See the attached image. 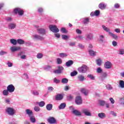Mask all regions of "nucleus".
<instances>
[{"label": "nucleus", "instance_id": "obj_39", "mask_svg": "<svg viewBox=\"0 0 124 124\" xmlns=\"http://www.w3.org/2000/svg\"><path fill=\"white\" fill-rule=\"evenodd\" d=\"M31 93L33 94V95H39V93L36 91V90H33L31 91Z\"/></svg>", "mask_w": 124, "mask_h": 124}, {"label": "nucleus", "instance_id": "obj_25", "mask_svg": "<svg viewBox=\"0 0 124 124\" xmlns=\"http://www.w3.org/2000/svg\"><path fill=\"white\" fill-rule=\"evenodd\" d=\"M63 98V96L62 94H58L56 96V100H62V98Z\"/></svg>", "mask_w": 124, "mask_h": 124}, {"label": "nucleus", "instance_id": "obj_2", "mask_svg": "<svg viewBox=\"0 0 124 124\" xmlns=\"http://www.w3.org/2000/svg\"><path fill=\"white\" fill-rule=\"evenodd\" d=\"M14 12L15 14H18L19 16H23L25 12L20 8H16L14 9Z\"/></svg>", "mask_w": 124, "mask_h": 124}, {"label": "nucleus", "instance_id": "obj_32", "mask_svg": "<svg viewBox=\"0 0 124 124\" xmlns=\"http://www.w3.org/2000/svg\"><path fill=\"white\" fill-rule=\"evenodd\" d=\"M10 43H11V44H13V45H17V40L16 39H11L10 40Z\"/></svg>", "mask_w": 124, "mask_h": 124}, {"label": "nucleus", "instance_id": "obj_49", "mask_svg": "<svg viewBox=\"0 0 124 124\" xmlns=\"http://www.w3.org/2000/svg\"><path fill=\"white\" fill-rule=\"evenodd\" d=\"M62 37L64 40H67L68 39V36L66 35L63 34L62 35Z\"/></svg>", "mask_w": 124, "mask_h": 124}, {"label": "nucleus", "instance_id": "obj_18", "mask_svg": "<svg viewBox=\"0 0 124 124\" xmlns=\"http://www.w3.org/2000/svg\"><path fill=\"white\" fill-rule=\"evenodd\" d=\"M62 70H63V67L62 66L59 67V69L56 70L55 71H54V73L60 74V73H62Z\"/></svg>", "mask_w": 124, "mask_h": 124}, {"label": "nucleus", "instance_id": "obj_22", "mask_svg": "<svg viewBox=\"0 0 124 124\" xmlns=\"http://www.w3.org/2000/svg\"><path fill=\"white\" fill-rule=\"evenodd\" d=\"M98 117H99V118L100 119H104L105 118H106V114L103 112H101L98 113Z\"/></svg>", "mask_w": 124, "mask_h": 124}, {"label": "nucleus", "instance_id": "obj_53", "mask_svg": "<svg viewBox=\"0 0 124 124\" xmlns=\"http://www.w3.org/2000/svg\"><path fill=\"white\" fill-rule=\"evenodd\" d=\"M43 57V54L41 53H38L37 55V59H42V57Z\"/></svg>", "mask_w": 124, "mask_h": 124}, {"label": "nucleus", "instance_id": "obj_10", "mask_svg": "<svg viewBox=\"0 0 124 124\" xmlns=\"http://www.w3.org/2000/svg\"><path fill=\"white\" fill-rule=\"evenodd\" d=\"M83 100H82V97L80 96H77L76 100H75V102L76 104L78 105H80V104H82Z\"/></svg>", "mask_w": 124, "mask_h": 124}, {"label": "nucleus", "instance_id": "obj_15", "mask_svg": "<svg viewBox=\"0 0 124 124\" xmlns=\"http://www.w3.org/2000/svg\"><path fill=\"white\" fill-rule=\"evenodd\" d=\"M26 114L28 115V116L30 117L32 116H33V112H32V110L30 109H27L25 110Z\"/></svg>", "mask_w": 124, "mask_h": 124}, {"label": "nucleus", "instance_id": "obj_54", "mask_svg": "<svg viewBox=\"0 0 124 124\" xmlns=\"http://www.w3.org/2000/svg\"><path fill=\"white\" fill-rule=\"evenodd\" d=\"M87 77L91 79V80H94V77L93 76V75H88Z\"/></svg>", "mask_w": 124, "mask_h": 124}, {"label": "nucleus", "instance_id": "obj_16", "mask_svg": "<svg viewBox=\"0 0 124 124\" xmlns=\"http://www.w3.org/2000/svg\"><path fill=\"white\" fill-rule=\"evenodd\" d=\"M86 40H93V35L92 33H89L88 34H87L86 35Z\"/></svg>", "mask_w": 124, "mask_h": 124}, {"label": "nucleus", "instance_id": "obj_37", "mask_svg": "<svg viewBox=\"0 0 124 124\" xmlns=\"http://www.w3.org/2000/svg\"><path fill=\"white\" fill-rule=\"evenodd\" d=\"M59 56L61 58H65L66 57H67V54H66V53H61L59 54Z\"/></svg>", "mask_w": 124, "mask_h": 124}, {"label": "nucleus", "instance_id": "obj_55", "mask_svg": "<svg viewBox=\"0 0 124 124\" xmlns=\"http://www.w3.org/2000/svg\"><path fill=\"white\" fill-rule=\"evenodd\" d=\"M6 54H7V52L2 50L0 51V56H3V55H6Z\"/></svg>", "mask_w": 124, "mask_h": 124}, {"label": "nucleus", "instance_id": "obj_29", "mask_svg": "<svg viewBox=\"0 0 124 124\" xmlns=\"http://www.w3.org/2000/svg\"><path fill=\"white\" fill-rule=\"evenodd\" d=\"M81 92L82 93H84V95H87L89 93V91L84 88L81 89Z\"/></svg>", "mask_w": 124, "mask_h": 124}, {"label": "nucleus", "instance_id": "obj_46", "mask_svg": "<svg viewBox=\"0 0 124 124\" xmlns=\"http://www.w3.org/2000/svg\"><path fill=\"white\" fill-rule=\"evenodd\" d=\"M53 82L54 83H55L56 84H59V83H60V82H61V80L58 79V78H55L53 79Z\"/></svg>", "mask_w": 124, "mask_h": 124}, {"label": "nucleus", "instance_id": "obj_33", "mask_svg": "<svg viewBox=\"0 0 124 124\" xmlns=\"http://www.w3.org/2000/svg\"><path fill=\"white\" fill-rule=\"evenodd\" d=\"M16 41L17 43H18V44H20V45H23V44L25 43V41L21 39H17Z\"/></svg>", "mask_w": 124, "mask_h": 124}, {"label": "nucleus", "instance_id": "obj_28", "mask_svg": "<svg viewBox=\"0 0 124 124\" xmlns=\"http://www.w3.org/2000/svg\"><path fill=\"white\" fill-rule=\"evenodd\" d=\"M29 118H30V122H31V123H32V124L36 123V119H35V118H34V116H33V115H32V116H30Z\"/></svg>", "mask_w": 124, "mask_h": 124}, {"label": "nucleus", "instance_id": "obj_64", "mask_svg": "<svg viewBox=\"0 0 124 124\" xmlns=\"http://www.w3.org/2000/svg\"><path fill=\"white\" fill-rule=\"evenodd\" d=\"M48 90L49 92H53V91H54V88L52 87H48Z\"/></svg>", "mask_w": 124, "mask_h": 124}, {"label": "nucleus", "instance_id": "obj_8", "mask_svg": "<svg viewBox=\"0 0 124 124\" xmlns=\"http://www.w3.org/2000/svg\"><path fill=\"white\" fill-rule=\"evenodd\" d=\"M32 39H34V40H43V39H44L43 37L37 34H33L32 35Z\"/></svg>", "mask_w": 124, "mask_h": 124}, {"label": "nucleus", "instance_id": "obj_63", "mask_svg": "<svg viewBox=\"0 0 124 124\" xmlns=\"http://www.w3.org/2000/svg\"><path fill=\"white\" fill-rule=\"evenodd\" d=\"M120 55H124V49H120L119 50Z\"/></svg>", "mask_w": 124, "mask_h": 124}, {"label": "nucleus", "instance_id": "obj_62", "mask_svg": "<svg viewBox=\"0 0 124 124\" xmlns=\"http://www.w3.org/2000/svg\"><path fill=\"white\" fill-rule=\"evenodd\" d=\"M109 101H110V103L111 104H114V103H115V100H114V99H113V98H110Z\"/></svg>", "mask_w": 124, "mask_h": 124}, {"label": "nucleus", "instance_id": "obj_47", "mask_svg": "<svg viewBox=\"0 0 124 124\" xmlns=\"http://www.w3.org/2000/svg\"><path fill=\"white\" fill-rule=\"evenodd\" d=\"M103 39H104V36H103V35H100L99 38V41L103 42Z\"/></svg>", "mask_w": 124, "mask_h": 124}, {"label": "nucleus", "instance_id": "obj_50", "mask_svg": "<svg viewBox=\"0 0 124 124\" xmlns=\"http://www.w3.org/2000/svg\"><path fill=\"white\" fill-rule=\"evenodd\" d=\"M57 62L58 64H61L62 63V61L61 58H57Z\"/></svg>", "mask_w": 124, "mask_h": 124}, {"label": "nucleus", "instance_id": "obj_57", "mask_svg": "<svg viewBox=\"0 0 124 124\" xmlns=\"http://www.w3.org/2000/svg\"><path fill=\"white\" fill-rule=\"evenodd\" d=\"M110 115L113 116V117H116L117 116V114L116 113V112H114L113 111H110Z\"/></svg>", "mask_w": 124, "mask_h": 124}, {"label": "nucleus", "instance_id": "obj_23", "mask_svg": "<svg viewBox=\"0 0 124 124\" xmlns=\"http://www.w3.org/2000/svg\"><path fill=\"white\" fill-rule=\"evenodd\" d=\"M2 94L4 96H8L9 94V91L7 89L4 90L2 91Z\"/></svg>", "mask_w": 124, "mask_h": 124}, {"label": "nucleus", "instance_id": "obj_45", "mask_svg": "<svg viewBox=\"0 0 124 124\" xmlns=\"http://www.w3.org/2000/svg\"><path fill=\"white\" fill-rule=\"evenodd\" d=\"M119 103L121 105H124V98H121L119 100Z\"/></svg>", "mask_w": 124, "mask_h": 124}, {"label": "nucleus", "instance_id": "obj_13", "mask_svg": "<svg viewBox=\"0 0 124 124\" xmlns=\"http://www.w3.org/2000/svg\"><path fill=\"white\" fill-rule=\"evenodd\" d=\"M105 68L107 69H110L112 67V63L108 61L105 63Z\"/></svg>", "mask_w": 124, "mask_h": 124}, {"label": "nucleus", "instance_id": "obj_56", "mask_svg": "<svg viewBox=\"0 0 124 124\" xmlns=\"http://www.w3.org/2000/svg\"><path fill=\"white\" fill-rule=\"evenodd\" d=\"M38 12L39 13H42L43 12V8L41 7H39L38 8Z\"/></svg>", "mask_w": 124, "mask_h": 124}, {"label": "nucleus", "instance_id": "obj_31", "mask_svg": "<svg viewBox=\"0 0 124 124\" xmlns=\"http://www.w3.org/2000/svg\"><path fill=\"white\" fill-rule=\"evenodd\" d=\"M66 106V104L65 103H62L61 104V105L59 106V109H64L65 107Z\"/></svg>", "mask_w": 124, "mask_h": 124}, {"label": "nucleus", "instance_id": "obj_27", "mask_svg": "<svg viewBox=\"0 0 124 124\" xmlns=\"http://www.w3.org/2000/svg\"><path fill=\"white\" fill-rule=\"evenodd\" d=\"M78 79L79 80V81H80V82H83V81H84V80H85V77H84V76L82 75H80L78 77Z\"/></svg>", "mask_w": 124, "mask_h": 124}, {"label": "nucleus", "instance_id": "obj_26", "mask_svg": "<svg viewBox=\"0 0 124 124\" xmlns=\"http://www.w3.org/2000/svg\"><path fill=\"white\" fill-rule=\"evenodd\" d=\"M84 38H85V37L83 36L79 35L77 36L75 39L78 40V41H81L82 40H84Z\"/></svg>", "mask_w": 124, "mask_h": 124}, {"label": "nucleus", "instance_id": "obj_59", "mask_svg": "<svg viewBox=\"0 0 124 124\" xmlns=\"http://www.w3.org/2000/svg\"><path fill=\"white\" fill-rule=\"evenodd\" d=\"M61 31L62 32V33H66V30H65V28H62Z\"/></svg>", "mask_w": 124, "mask_h": 124}, {"label": "nucleus", "instance_id": "obj_44", "mask_svg": "<svg viewBox=\"0 0 124 124\" xmlns=\"http://www.w3.org/2000/svg\"><path fill=\"white\" fill-rule=\"evenodd\" d=\"M51 66H49V65H46L43 67V69L45 70H49V69H50V68H51Z\"/></svg>", "mask_w": 124, "mask_h": 124}, {"label": "nucleus", "instance_id": "obj_61", "mask_svg": "<svg viewBox=\"0 0 124 124\" xmlns=\"http://www.w3.org/2000/svg\"><path fill=\"white\" fill-rule=\"evenodd\" d=\"M7 65H8V67H12V66H13V63L8 62H7Z\"/></svg>", "mask_w": 124, "mask_h": 124}, {"label": "nucleus", "instance_id": "obj_41", "mask_svg": "<svg viewBox=\"0 0 124 124\" xmlns=\"http://www.w3.org/2000/svg\"><path fill=\"white\" fill-rule=\"evenodd\" d=\"M78 74V73L76 71H74L73 72H71L70 75L72 77H74V76H76Z\"/></svg>", "mask_w": 124, "mask_h": 124}, {"label": "nucleus", "instance_id": "obj_12", "mask_svg": "<svg viewBox=\"0 0 124 124\" xmlns=\"http://www.w3.org/2000/svg\"><path fill=\"white\" fill-rule=\"evenodd\" d=\"M37 31L38 33H40V34H42V35H44V34H46V30L43 28H38Z\"/></svg>", "mask_w": 124, "mask_h": 124}, {"label": "nucleus", "instance_id": "obj_52", "mask_svg": "<svg viewBox=\"0 0 124 124\" xmlns=\"http://www.w3.org/2000/svg\"><path fill=\"white\" fill-rule=\"evenodd\" d=\"M99 103L101 106H104L106 103L104 101H100Z\"/></svg>", "mask_w": 124, "mask_h": 124}, {"label": "nucleus", "instance_id": "obj_20", "mask_svg": "<svg viewBox=\"0 0 124 124\" xmlns=\"http://www.w3.org/2000/svg\"><path fill=\"white\" fill-rule=\"evenodd\" d=\"M89 21L90 19L88 18H83L81 19V22H82L84 25H87V24H89Z\"/></svg>", "mask_w": 124, "mask_h": 124}, {"label": "nucleus", "instance_id": "obj_14", "mask_svg": "<svg viewBox=\"0 0 124 124\" xmlns=\"http://www.w3.org/2000/svg\"><path fill=\"white\" fill-rule=\"evenodd\" d=\"M21 47L20 46H13L10 47V50L13 52H16V51H19Z\"/></svg>", "mask_w": 124, "mask_h": 124}, {"label": "nucleus", "instance_id": "obj_4", "mask_svg": "<svg viewBox=\"0 0 124 124\" xmlns=\"http://www.w3.org/2000/svg\"><path fill=\"white\" fill-rule=\"evenodd\" d=\"M49 28V30L51 31H52V32H55V33H57V32H59L60 31V30H59V29L57 28V26L56 25H50Z\"/></svg>", "mask_w": 124, "mask_h": 124}, {"label": "nucleus", "instance_id": "obj_17", "mask_svg": "<svg viewBox=\"0 0 124 124\" xmlns=\"http://www.w3.org/2000/svg\"><path fill=\"white\" fill-rule=\"evenodd\" d=\"M16 28V24L14 23H10L8 24V29L9 30H14Z\"/></svg>", "mask_w": 124, "mask_h": 124}, {"label": "nucleus", "instance_id": "obj_1", "mask_svg": "<svg viewBox=\"0 0 124 124\" xmlns=\"http://www.w3.org/2000/svg\"><path fill=\"white\" fill-rule=\"evenodd\" d=\"M78 70L79 73H87L89 70V67L86 65H82L78 68Z\"/></svg>", "mask_w": 124, "mask_h": 124}, {"label": "nucleus", "instance_id": "obj_48", "mask_svg": "<svg viewBox=\"0 0 124 124\" xmlns=\"http://www.w3.org/2000/svg\"><path fill=\"white\" fill-rule=\"evenodd\" d=\"M94 12V15L95 16H99V14H100V11L97 10L96 11H95Z\"/></svg>", "mask_w": 124, "mask_h": 124}, {"label": "nucleus", "instance_id": "obj_35", "mask_svg": "<svg viewBox=\"0 0 124 124\" xmlns=\"http://www.w3.org/2000/svg\"><path fill=\"white\" fill-rule=\"evenodd\" d=\"M61 82L62 84H67V83H68V79L66 78H63L62 79Z\"/></svg>", "mask_w": 124, "mask_h": 124}, {"label": "nucleus", "instance_id": "obj_6", "mask_svg": "<svg viewBox=\"0 0 124 124\" xmlns=\"http://www.w3.org/2000/svg\"><path fill=\"white\" fill-rule=\"evenodd\" d=\"M7 90L10 93H14L15 91V87L13 84H10L7 87Z\"/></svg>", "mask_w": 124, "mask_h": 124}, {"label": "nucleus", "instance_id": "obj_38", "mask_svg": "<svg viewBox=\"0 0 124 124\" xmlns=\"http://www.w3.org/2000/svg\"><path fill=\"white\" fill-rule=\"evenodd\" d=\"M39 106L40 107H44L45 106V101H41L38 103Z\"/></svg>", "mask_w": 124, "mask_h": 124}, {"label": "nucleus", "instance_id": "obj_21", "mask_svg": "<svg viewBox=\"0 0 124 124\" xmlns=\"http://www.w3.org/2000/svg\"><path fill=\"white\" fill-rule=\"evenodd\" d=\"M74 63V62H73V61L69 60L68 61L66 62V66L69 67V66H71V65H72V64H73Z\"/></svg>", "mask_w": 124, "mask_h": 124}, {"label": "nucleus", "instance_id": "obj_40", "mask_svg": "<svg viewBox=\"0 0 124 124\" xmlns=\"http://www.w3.org/2000/svg\"><path fill=\"white\" fill-rule=\"evenodd\" d=\"M96 64H97V65H98L99 66H100V65H101L102 61H101V59H98V60H96Z\"/></svg>", "mask_w": 124, "mask_h": 124}, {"label": "nucleus", "instance_id": "obj_34", "mask_svg": "<svg viewBox=\"0 0 124 124\" xmlns=\"http://www.w3.org/2000/svg\"><path fill=\"white\" fill-rule=\"evenodd\" d=\"M109 35H110V36H111V37H112V38H113L114 39H117L118 38V36L112 32H109V33L108 34Z\"/></svg>", "mask_w": 124, "mask_h": 124}, {"label": "nucleus", "instance_id": "obj_43", "mask_svg": "<svg viewBox=\"0 0 124 124\" xmlns=\"http://www.w3.org/2000/svg\"><path fill=\"white\" fill-rule=\"evenodd\" d=\"M107 90H108L109 91H111V90H113V87L110 84H108L106 86Z\"/></svg>", "mask_w": 124, "mask_h": 124}, {"label": "nucleus", "instance_id": "obj_19", "mask_svg": "<svg viewBox=\"0 0 124 124\" xmlns=\"http://www.w3.org/2000/svg\"><path fill=\"white\" fill-rule=\"evenodd\" d=\"M102 28L105 31H106V32H108V34H109L111 32V31H110V29H109L108 27H106L105 25H102Z\"/></svg>", "mask_w": 124, "mask_h": 124}, {"label": "nucleus", "instance_id": "obj_51", "mask_svg": "<svg viewBox=\"0 0 124 124\" xmlns=\"http://www.w3.org/2000/svg\"><path fill=\"white\" fill-rule=\"evenodd\" d=\"M34 110L35 112H39L40 111V108L36 106L34 108Z\"/></svg>", "mask_w": 124, "mask_h": 124}, {"label": "nucleus", "instance_id": "obj_7", "mask_svg": "<svg viewBox=\"0 0 124 124\" xmlns=\"http://www.w3.org/2000/svg\"><path fill=\"white\" fill-rule=\"evenodd\" d=\"M82 112L85 116H88L90 117L92 116V113H91V111L89 108H83L82 109Z\"/></svg>", "mask_w": 124, "mask_h": 124}, {"label": "nucleus", "instance_id": "obj_42", "mask_svg": "<svg viewBox=\"0 0 124 124\" xmlns=\"http://www.w3.org/2000/svg\"><path fill=\"white\" fill-rule=\"evenodd\" d=\"M119 85H120V86L122 88H124V81L123 80H120L119 81Z\"/></svg>", "mask_w": 124, "mask_h": 124}, {"label": "nucleus", "instance_id": "obj_30", "mask_svg": "<svg viewBox=\"0 0 124 124\" xmlns=\"http://www.w3.org/2000/svg\"><path fill=\"white\" fill-rule=\"evenodd\" d=\"M89 55L92 56H95V55H96V52L92 49H90L89 50Z\"/></svg>", "mask_w": 124, "mask_h": 124}, {"label": "nucleus", "instance_id": "obj_11", "mask_svg": "<svg viewBox=\"0 0 124 124\" xmlns=\"http://www.w3.org/2000/svg\"><path fill=\"white\" fill-rule=\"evenodd\" d=\"M47 122L48 123H49V124H53L57 123V120H56V119H55V118L50 117L48 118Z\"/></svg>", "mask_w": 124, "mask_h": 124}, {"label": "nucleus", "instance_id": "obj_60", "mask_svg": "<svg viewBox=\"0 0 124 124\" xmlns=\"http://www.w3.org/2000/svg\"><path fill=\"white\" fill-rule=\"evenodd\" d=\"M76 32H77V33H78V34H81V33H82V31L80 30V29H77L76 30Z\"/></svg>", "mask_w": 124, "mask_h": 124}, {"label": "nucleus", "instance_id": "obj_58", "mask_svg": "<svg viewBox=\"0 0 124 124\" xmlns=\"http://www.w3.org/2000/svg\"><path fill=\"white\" fill-rule=\"evenodd\" d=\"M97 73H101L102 72V69H101L100 67H98L97 69Z\"/></svg>", "mask_w": 124, "mask_h": 124}, {"label": "nucleus", "instance_id": "obj_5", "mask_svg": "<svg viewBox=\"0 0 124 124\" xmlns=\"http://www.w3.org/2000/svg\"><path fill=\"white\" fill-rule=\"evenodd\" d=\"M6 112L10 116H13L15 114V110L12 108H8L6 110Z\"/></svg>", "mask_w": 124, "mask_h": 124}, {"label": "nucleus", "instance_id": "obj_36", "mask_svg": "<svg viewBox=\"0 0 124 124\" xmlns=\"http://www.w3.org/2000/svg\"><path fill=\"white\" fill-rule=\"evenodd\" d=\"M114 7L115 8V9H119V8L121 7V5L120 3H115L114 5Z\"/></svg>", "mask_w": 124, "mask_h": 124}, {"label": "nucleus", "instance_id": "obj_3", "mask_svg": "<svg viewBox=\"0 0 124 124\" xmlns=\"http://www.w3.org/2000/svg\"><path fill=\"white\" fill-rule=\"evenodd\" d=\"M69 109L70 110H71V111H72V113L75 116H81V115H82L81 112H80L78 110L75 109V108H74V107H73V106L70 107Z\"/></svg>", "mask_w": 124, "mask_h": 124}, {"label": "nucleus", "instance_id": "obj_24", "mask_svg": "<svg viewBox=\"0 0 124 124\" xmlns=\"http://www.w3.org/2000/svg\"><path fill=\"white\" fill-rule=\"evenodd\" d=\"M46 108L48 111H51V110L53 109V105L51 104H48L46 105Z\"/></svg>", "mask_w": 124, "mask_h": 124}, {"label": "nucleus", "instance_id": "obj_9", "mask_svg": "<svg viewBox=\"0 0 124 124\" xmlns=\"http://www.w3.org/2000/svg\"><path fill=\"white\" fill-rule=\"evenodd\" d=\"M98 7L101 10H104L107 8V3L101 2L99 4Z\"/></svg>", "mask_w": 124, "mask_h": 124}]
</instances>
